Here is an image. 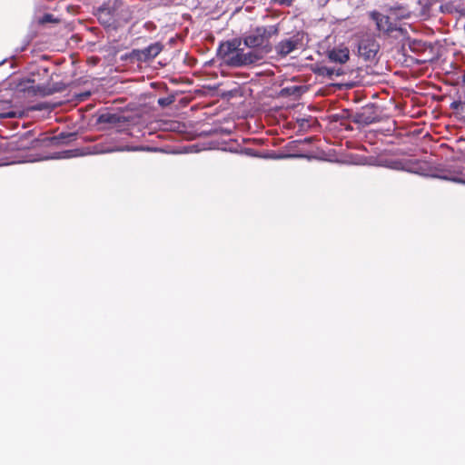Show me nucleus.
<instances>
[{
	"label": "nucleus",
	"instance_id": "3",
	"mask_svg": "<svg viewBox=\"0 0 465 465\" xmlns=\"http://www.w3.org/2000/svg\"><path fill=\"white\" fill-rule=\"evenodd\" d=\"M264 58L263 55L255 50L244 52L243 49L239 48L238 53L235 54L229 61L231 67H244L255 64Z\"/></svg>",
	"mask_w": 465,
	"mask_h": 465
},
{
	"label": "nucleus",
	"instance_id": "21",
	"mask_svg": "<svg viewBox=\"0 0 465 465\" xmlns=\"http://www.w3.org/2000/svg\"><path fill=\"white\" fill-rule=\"evenodd\" d=\"M443 178H444V179H446V180H450V181L456 182V183H464V181H463V180L459 179V178H457V177H452V176H444Z\"/></svg>",
	"mask_w": 465,
	"mask_h": 465
},
{
	"label": "nucleus",
	"instance_id": "14",
	"mask_svg": "<svg viewBox=\"0 0 465 465\" xmlns=\"http://www.w3.org/2000/svg\"><path fill=\"white\" fill-rule=\"evenodd\" d=\"M21 144H16L15 148L18 150L30 149L34 146V141L29 140V132L20 137Z\"/></svg>",
	"mask_w": 465,
	"mask_h": 465
},
{
	"label": "nucleus",
	"instance_id": "8",
	"mask_svg": "<svg viewBox=\"0 0 465 465\" xmlns=\"http://www.w3.org/2000/svg\"><path fill=\"white\" fill-rule=\"evenodd\" d=\"M126 118L121 114L104 113L97 118L98 124H106L111 126H121L122 124L126 123Z\"/></svg>",
	"mask_w": 465,
	"mask_h": 465
},
{
	"label": "nucleus",
	"instance_id": "12",
	"mask_svg": "<svg viewBox=\"0 0 465 465\" xmlns=\"http://www.w3.org/2000/svg\"><path fill=\"white\" fill-rule=\"evenodd\" d=\"M17 113L13 110L10 101H0V119L15 118Z\"/></svg>",
	"mask_w": 465,
	"mask_h": 465
},
{
	"label": "nucleus",
	"instance_id": "7",
	"mask_svg": "<svg viewBox=\"0 0 465 465\" xmlns=\"http://www.w3.org/2000/svg\"><path fill=\"white\" fill-rule=\"evenodd\" d=\"M241 42L238 39L222 43L218 48V54L224 64L229 65L230 59L238 53Z\"/></svg>",
	"mask_w": 465,
	"mask_h": 465
},
{
	"label": "nucleus",
	"instance_id": "16",
	"mask_svg": "<svg viewBox=\"0 0 465 465\" xmlns=\"http://www.w3.org/2000/svg\"><path fill=\"white\" fill-rule=\"evenodd\" d=\"M76 138L75 133H61L56 139L61 141V143H69L72 141H74Z\"/></svg>",
	"mask_w": 465,
	"mask_h": 465
},
{
	"label": "nucleus",
	"instance_id": "5",
	"mask_svg": "<svg viewBox=\"0 0 465 465\" xmlns=\"http://www.w3.org/2000/svg\"><path fill=\"white\" fill-rule=\"evenodd\" d=\"M18 86L20 91L27 92L28 94H31L33 95L40 96H48L59 90L57 88L50 87L48 85H35V81L31 79H26L21 82Z\"/></svg>",
	"mask_w": 465,
	"mask_h": 465
},
{
	"label": "nucleus",
	"instance_id": "6",
	"mask_svg": "<svg viewBox=\"0 0 465 465\" xmlns=\"http://www.w3.org/2000/svg\"><path fill=\"white\" fill-rule=\"evenodd\" d=\"M163 45L159 43H153L143 49H134L131 56L139 62H148L155 58L163 50Z\"/></svg>",
	"mask_w": 465,
	"mask_h": 465
},
{
	"label": "nucleus",
	"instance_id": "2",
	"mask_svg": "<svg viewBox=\"0 0 465 465\" xmlns=\"http://www.w3.org/2000/svg\"><path fill=\"white\" fill-rule=\"evenodd\" d=\"M380 50V44L370 35H362L357 43V54L365 62H374Z\"/></svg>",
	"mask_w": 465,
	"mask_h": 465
},
{
	"label": "nucleus",
	"instance_id": "11",
	"mask_svg": "<svg viewBox=\"0 0 465 465\" xmlns=\"http://www.w3.org/2000/svg\"><path fill=\"white\" fill-rule=\"evenodd\" d=\"M328 58L334 63L345 64L350 59L348 47L333 48L329 51Z\"/></svg>",
	"mask_w": 465,
	"mask_h": 465
},
{
	"label": "nucleus",
	"instance_id": "20",
	"mask_svg": "<svg viewBox=\"0 0 465 465\" xmlns=\"http://www.w3.org/2000/svg\"><path fill=\"white\" fill-rule=\"evenodd\" d=\"M459 107H462V103L460 101H454L450 104L451 109L458 110Z\"/></svg>",
	"mask_w": 465,
	"mask_h": 465
},
{
	"label": "nucleus",
	"instance_id": "4",
	"mask_svg": "<svg viewBox=\"0 0 465 465\" xmlns=\"http://www.w3.org/2000/svg\"><path fill=\"white\" fill-rule=\"evenodd\" d=\"M354 124L363 126L370 125L381 121V116L377 112L376 106L373 104L366 105L361 111L355 113L351 116Z\"/></svg>",
	"mask_w": 465,
	"mask_h": 465
},
{
	"label": "nucleus",
	"instance_id": "23",
	"mask_svg": "<svg viewBox=\"0 0 465 465\" xmlns=\"http://www.w3.org/2000/svg\"><path fill=\"white\" fill-rule=\"evenodd\" d=\"M461 82H462V84H465V71H464V72H463V74H462V76H461Z\"/></svg>",
	"mask_w": 465,
	"mask_h": 465
},
{
	"label": "nucleus",
	"instance_id": "9",
	"mask_svg": "<svg viewBox=\"0 0 465 465\" xmlns=\"http://www.w3.org/2000/svg\"><path fill=\"white\" fill-rule=\"evenodd\" d=\"M299 44L297 38L284 39L278 43L275 46V50L279 55L284 57L293 52Z\"/></svg>",
	"mask_w": 465,
	"mask_h": 465
},
{
	"label": "nucleus",
	"instance_id": "13",
	"mask_svg": "<svg viewBox=\"0 0 465 465\" xmlns=\"http://www.w3.org/2000/svg\"><path fill=\"white\" fill-rule=\"evenodd\" d=\"M303 93V86L301 85H292L282 88L279 95L281 97H290L293 96L295 98L300 97Z\"/></svg>",
	"mask_w": 465,
	"mask_h": 465
},
{
	"label": "nucleus",
	"instance_id": "22",
	"mask_svg": "<svg viewBox=\"0 0 465 465\" xmlns=\"http://www.w3.org/2000/svg\"><path fill=\"white\" fill-rule=\"evenodd\" d=\"M312 140V137H307V138H304V140L302 142L303 143H311Z\"/></svg>",
	"mask_w": 465,
	"mask_h": 465
},
{
	"label": "nucleus",
	"instance_id": "17",
	"mask_svg": "<svg viewBox=\"0 0 465 465\" xmlns=\"http://www.w3.org/2000/svg\"><path fill=\"white\" fill-rule=\"evenodd\" d=\"M389 166L395 170L404 169V163L401 161H391V162H390Z\"/></svg>",
	"mask_w": 465,
	"mask_h": 465
},
{
	"label": "nucleus",
	"instance_id": "18",
	"mask_svg": "<svg viewBox=\"0 0 465 465\" xmlns=\"http://www.w3.org/2000/svg\"><path fill=\"white\" fill-rule=\"evenodd\" d=\"M173 102V99L172 97L160 98L158 100V104L161 106L170 105Z\"/></svg>",
	"mask_w": 465,
	"mask_h": 465
},
{
	"label": "nucleus",
	"instance_id": "1",
	"mask_svg": "<svg viewBox=\"0 0 465 465\" xmlns=\"http://www.w3.org/2000/svg\"><path fill=\"white\" fill-rule=\"evenodd\" d=\"M278 34L279 26L277 25L257 26L243 38V43L247 47L265 57L272 50L270 39Z\"/></svg>",
	"mask_w": 465,
	"mask_h": 465
},
{
	"label": "nucleus",
	"instance_id": "10",
	"mask_svg": "<svg viewBox=\"0 0 465 465\" xmlns=\"http://www.w3.org/2000/svg\"><path fill=\"white\" fill-rule=\"evenodd\" d=\"M372 17L376 21V25L379 31L391 33L396 30V26L391 23L388 15L380 13H373Z\"/></svg>",
	"mask_w": 465,
	"mask_h": 465
},
{
	"label": "nucleus",
	"instance_id": "19",
	"mask_svg": "<svg viewBox=\"0 0 465 465\" xmlns=\"http://www.w3.org/2000/svg\"><path fill=\"white\" fill-rule=\"evenodd\" d=\"M292 2L293 0H272L273 4L286 6H291L292 5Z\"/></svg>",
	"mask_w": 465,
	"mask_h": 465
},
{
	"label": "nucleus",
	"instance_id": "15",
	"mask_svg": "<svg viewBox=\"0 0 465 465\" xmlns=\"http://www.w3.org/2000/svg\"><path fill=\"white\" fill-rule=\"evenodd\" d=\"M318 74L323 76L331 77L334 74L341 75V71L340 69L336 70L335 68L332 67L322 66L318 69Z\"/></svg>",
	"mask_w": 465,
	"mask_h": 465
}]
</instances>
